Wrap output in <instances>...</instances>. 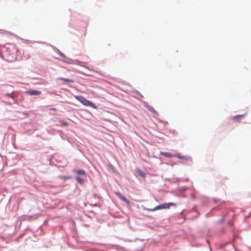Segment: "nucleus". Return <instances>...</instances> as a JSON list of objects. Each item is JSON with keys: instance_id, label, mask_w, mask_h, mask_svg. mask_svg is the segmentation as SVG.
Wrapping results in <instances>:
<instances>
[{"instance_id": "f257e3e1", "label": "nucleus", "mask_w": 251, "mask_h": 251, "mask_svg": "<svg viewBox=\"0 0 251 251\" xmlns=\"http://www.w3.org/2000/svg\"><path fill=\"white\" fill-rule=\"evenodd\" d=\"M75 98L83 105L92 107L94 109H97V106L94 103L88 100L84 97L81 96H75Z\"/></svg>"}, {"instance_id": "f03ea898", "label": "nucleus", "mask_w": 251, "mask_h": 251, "mask_svg": "<svg viewBox=\"0 0 251 251\" xmlns=\"http://www.w3.org/2000/svg\"><path fill=\"white\" fill-rule=\"evenodd\" d=\"M175 205H176V204L173 202L164 203H162L161 204L156 206L154 208H152V209L147 208L146 210L148 211H153L158 210V209H168L171 206H174Z\"/></svg>"}, {"instance_id": "7ed1b4c3", "label": "nucleus", "mask_w": 251, "mask_h": 251, "mask_svg": "<svg viewBox=\"0 0 251 251\" xmlns=\"http://www.w3.org/2000/svg\"><path fill=\"white\" fill-rule=\"evenodd\" d=\"M116 195L121 200L124 201L125 202H126L127 204H129V201L128 200H127L126 197L123 196L120 192H115V193Z\"/></svg>"}, {"instance_id": "20e7f679", "label": "nucleus", "mask_w": 251, "mask_h": 251, "mask_svg": "<svg viewBox=\"0 0 251 251\" xmlns=\"http://www.w3.org/2000/svg\"><path fill=\"white\" fill-rule=\"evenodd\" d=\"M27 94L31 96L39 95L41 94V92L37 90H29L25 92Z\"/></svg>"}, {"instance_id": "39448f33", "label": "nucleus", "mask_w": 251, "mask_h": 251, "mask_svg": "<svg viewBox=\"0 0 251 251\" xmlns=\"http://www.w3.org/2000/svg\"><path fill=\"white\" fill-rule=\"evenodd\" d=\"M160 154H161L162 155L164 156L165 157H169V158H171L174 156H177L179 158H180V156L178 155H174L172 153H171L170 152H161Z\"/></svg>"}, {"instance_id": "423d86ee", "label": "nucleus", "mask_w": 251, "mask_h": 251, "mask_svg": "<svg viewBox=\"0 0 251 251\" xmlns=\"http://www.w3.org/2000/svg\"><path fill=\"white\" fill-rule=\"evenodd\" d=\"M244 116V114L242 115H238L236 116H234L232 118V119L234 121L236 122H240V119L241 118L243 117Z\"/></svg>"}, {"instance_id": "0eeeda50", "label": "nucleus", "mask_w": 251, "mask_h": 251, "mask_svg": "<svg viewBox=\"0 0 251 251\" xmlns=\"http://www.w3.org/2000/svg\"><path fill=\"white\" fill-rule=\"evenodd\" d=\"M146 108L150 111H151V112H152L153 114L156 115H158V114L157 113V112L154 109L153 107H152V106H150V105H147L146 106Z\"/></svg>"}, {"instance_id": "6e6552de", "label": "nucleus", "mask_w": 251, "mask_h": 251, "mask_svg": "<svg viewBox=\"0 0 251 251\" xmlns=\"http://www.w3.org/2000/svg\"><path fill=\"white\" fill-rule=\"evenodd\" d=\"M57 79L64 81L66 82H74V81L73 80H72V79H70L69 78H63V77H58L57 78Z\"/></svg>"}, {"instance_id": "1a4fd4ad", "label": "nucleus", "mask_w": 251, "mask_h": 251, "mask_svg": "<svg viewBox=\"0 0 251 251\" xmlns=\"http://www.w3.org/2000/svg\"><path fill=\"white\" fill-rule=\"evenodd\" d=\"M137 173L138 174L139 176H141L143 178H145L146 177V174L142 172L141 170L138 169L137 171Z\"/></svg>"}, {"instance_id": "9d476101", "label": "nucleus", "mask_w": 251, "mask_h": 251, "mask_svg": "<svg viewBox=\"0 0 251 251\" xmlns=\"http://www.w3.org/2000/svg\"><path fill=\"white\" fill-rule=\"evenodd\" d=\"M76 173L78 175L84 176L86 173L83 170H78L76 171Z\"/></svg>"}, {"instance_id": "9b49d317", "label": "nucleus", "mask_w": 251, "mask_h": 251, "mask_svg": "<svg viewBox=\"0 0 251 251\" xmlns=\"http://www.w3.org/2000/svg\"><path fill=\"white\" fill-rule=\"evenodd\" d=\"M59 178L61 179H63V180H67V179H69L71 178V176H59Z\"/></svg>"}, {"instance_id": "f8f14e48", "label": "nucleus", "mask_w": 251, "mask_h": 251, "mask_svg": "<svg viewBox=\"0 0 251 251\" xmlns=\"http://www.w3.org/2000/svg\"><path fill=\"white\" fill-rule=\"evenodd\" d=\"M60 123L61 126H68L69 125L67 122H65L62 120L60 121Z\"/></svg>"}, {"instance_id": "ddd939ff", "label": "nucleus", "mask_w": 251, "mask_h": 251, "mask_svg": "<svg viewBox=\"0 0 251 251\" xmlns=\"http://www.w3.org/2000/svg\"><path fill=\"white\" fill-rule=\"evenodd\" d=\"M76 180L80 184H82L83 183V179L80 177H76Z\"/></svg>"}, {"instance_id": "4468645a", "label": "nucleus", "mask_w": 251, "mask_h": 251, "mask_svg": "<svg viewBox=\"0 0 251 251\" xmlns=\"http://www.w3.org/2000/svg\"><path fill=\"white\" fill-rule=\"evenodd\" d=\"M6 96H7V97H9L13 98V97H12V94H6Z\"/></svg>"}, {"instance_id": "2eb2a0df", "label": "nucleus", "mask_w": 251, "mask_h": 251, "mask_svg": "<svg viewBox=\"0 0 251 251\" xmlns=\"http://www.w3.org/2000/svg\"><path fill=\"white\" fill-rule=\"evenodd\" d=\"M51 110H53V111H56L57 110V109L55 108H51L50 109Z\"/></svg>"}]
</instances>
